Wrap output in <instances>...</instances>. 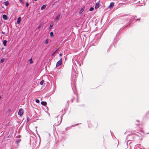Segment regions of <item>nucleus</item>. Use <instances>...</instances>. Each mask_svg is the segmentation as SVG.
Returning a JSON list of instances; mask_svg holds the SVG:
<instances>
[{
  "label": "nucleus",
  "instance_id": "nucleus-1",
  "mask_svg": "<svg viewBox=\"0 0 149 149\" xmlns=\"http://www.w3.org/2000/svg\"><path fill=\"white\" fill-rule=\"evenodd\" d=\"M24 113L23 110L22 109H20L19 111L18 114L20 116H22Z\"/></svg>",
  "mask_w": 149,
  "mask_h": 149
},
{
  "label": "nucleus",
  "instance_id": "nucleus-2",
  "mask_svg": "<svg viewBox=\"0 0 149 149\" xmlns=\"http://www.w3.org/2000/svg\"><path fill=\"white\" fill-rule=\"evenodd\" d=\"M62 58H61L57 62L56 64V67H57L61 65L62 63Z\"/></svg>",
  "mask_w": 149,
  "mask_h": 149
},
{
  "label": "nucleus",
  "instance_id": "nucleus-3",
  "mask_svg": "<svg viewBox=\"0 0 149 149\" xmlns=\"http://www.w3.org/2000/svg\"><path fill=\"white\" fill-rule=\"evenodd\" d=\"M114 3H113V2H111L110 3V5L108 7L110 8H113V7L114 6Z\"/></svg>",
  "mask_w": 149,
  "mask_h": 149
},
{
  "label": "nucleus",
  "instance_id": "nucleus-4",
  "mask_svg": "<svg viewBox=\"0 0 149 149\" xmlns=\"http://www.w3.org/2000/svg\"><path fill=\"white\" fill-rule=\"evenodd\" d=\"M100 7L99 3V2L96 3L95 6V9H97Z\"/></svg>",
  "mask_w": 149,
  "mask_h": 149
},
{
  "label": "nucleus",
  "instance_id": "nucleus-5",
  "mask_svg": "<svg viewBox=\"0 0 149 149\" xmlns=\"http://www.w3.org/2000/svg\"><path fill=\"white\" fill-rule=\"evenodd\" d=\"M2 17H3V19L5 20H7V19H8L7 15H3L2 16Z\"/></svg>",
  "mask_w": 149,
  "mask_h": 149
},
{
  "label": "nucleus",
  "instance_id": "nucleus-6",
  "mask_svg": "<svg viewBox=\"0 0 149 149\" xmlns=\"http://www.w3.org/2000/svg\"><path fill=\"white\" fill-rule=\"evenodd\" d=\"M21 21V18L20 17H19L17 19V23L19 24Z\"/></svg>",
  "mask_w": 149,
  "mask_h": 149
},
{
  "label": "nucleus",
  "instance_id": "nucleus-7",
  "mask_svg": "<svg viewBox=\"0 0 149 149\" xmlns=\"http://www.w3.org/2000/svg\"><path fill=\"white\" fill-rule=\"evenodd\" d=\"M41 104L44 106H45L47 104V103L46 102L42 101L41 102Z\"/></svg>",
  "mask_w": 149,
  "mask_h": 149
},
{
  "label": "nucleus",
  "instance_id": "nucleus-8",
  "mask_svg": "<svg viewBox=\"0 0 149 149\" xmlns=\"http://www.w3.org/2000/svg\"><path fill=\"white\" fill-rule=\"evenodd\" d=\"M60 14H58L57 16L56 17V18L55 19V20H57L60 17Z\"/></svg>",
  "mask_w": 149,
  "mask_h": 149
},
{
  "label": "nucleus",
  "instance_id": "nucleus-9",
  "mask_svg": "<svg viewBox=\"0 0 149 149\" xmlns=\"http://www.w3.org/2000/svg\"><path fill=\"white\" fill-rule=\"evenodd\" d=\"M6 43H7V41L6 40H4L3 41V43L4 46H6Z\"/></svg>",
  "mask_w": 149,
  "mask_h": 149
},
{
  "label": "nucleus",
  "instance_id": "nucleus-10",
  "mask_svg": "<svg viewBox=\"0 0 149 149\" xmlns=\"http://www.w3.org/2000/svg\"><path fill=\"white\" fill-rule=\"evenodd\" d=\"M5 5L6 6H8V5L9 3L8 1H5L4 2Z\"/></svg>",
  "mask_w": 149,
  "mask_h": 149
},
{
  "label": "nucleus",
  "instance_id": "nucleus-11",
  "mask_svg": "<svg viewBox=\"0 0 149 149\" xmlns=\"http://www.w3.org/2000/svg\"><path fill=\"white\" fill-rule=\"evenodd\" d=\"M84 11V9L83 8H81L80 10V11H79V13L80 14H81L82 13V12H83V11Z\"/></svg>",
  "mask_w": 149,
  "mask_h": 149
},
{
  "label": "nucleus",
  "instance_id": "nucleus-12",
  "mask_svg": "<svg viewBox=\"0 0 149 149\" xmlns=\"http://www.w3.org/2000/svg\"><path fill=\"white\" fill-rule=\"evenodd\" d=\"M49 39H47L46 40H45V43L46 45H47L48 42H49Z\"/></svg>",
  "mask_w": 149,
  "mask_h": 149
},
{
  "label": "nucleus",
  "instance_id": "nucleus-13",
  "mask_svg": "<svg viewBox=\"0 0 149 149\" xmlns=\"http://www.w3.org/2000/svg\"><path fill=\"white\" fill-rule=\"evenodd\" d=\"M4 59L2 58L1 59V60L0 61V63H3L4 62Z\"/></svg>",
  "mask_w": 149,
  "mask_h": 149
},
{
  "label": "nucleus",
  "instance_id": "nucleus-14",
  "mask_svg": "<svg viewBox=\"0 0 149 149\" xmlns=\"http://www.w3.org/2000/svg\"><path fill=\"white\" fill-rule=\"evenodd\" d=\"M45 7L46 6L45 5H43L42 6L41 9L42 10H43L45 8Z\"/></svg>",
  "mask_w": 149,
  "mask_h": 149
},
{
  "label": "nucleus",
  "instance_id": "nucleus-15",
  "mask_svg": "<svg viewBox=\"0 0 149 149\" xmlns=\"http://www.w3.org/2000/svg\"><path fill=\"white\" fill-rule=\"evenodd\" d=\"M50 34L51 36L53 37L54 36L53 33V32H50Z\"/></svg>",
  "mask_w": 149,
  "mask_h": 149
},
{
  "label": "nucleus",
  "instance_id": "nucleus-16",
  "mask_svg": "<svg viewBox=\"0 0 149 149\" xmlns=\"http://www.w3.org/2000/svg\"><path fill=\"white\" fill-rule=\"evenodd\" d=\"M43 82H44V80H42L40 82V84L41 85H42Z\"/></svg>",
  "mask_w": 149,
  "mask_h": 149
},
{
  "label": "nucleus",
  "instance_id": "nucleus-17",
  "mask_svg": "<svg viewBox=\"0 0 149 149\" xmlns=\"http://www.w3.org/2000/svg\"><path fill=\"white\" fill-rule=\"evenodd\" d=\"M93 9H94L92 7H91L90 8V9H89V11H92L93 10Z\"/></svg>",
  "mask_w": 149,
  "mask_h": 149
},
{
  "label": "nucleus",
  "instance_id": "nucleus-18",
  "mask_svg": "<svg viewBox=\"0 0 149 149\" xmlns=\"http://www.w3.org/2000/svg\"><path fill=\"white\" fill-rule=\"evenodd\" d=\"M36 102L37 103H39L40 102V101H39V100L38 99H36Z\"/></svg>",
  "mask_w": 149,
  "mask_h": 149
},
{
  "label": "nucleus",
  "instance_id": "nucleus-19",
  "mask_svg": "<svg viewBox=\"0 0 149 149\" xmlns=\"http://www.w3.org/2000/svg\"><path fill=\"white\" fill-rule=\"evenodd\" d=\"M30 64H32L33 63V61H32V59L31 58L30 60Z\"/></svg>",
  "mask_w": 149,
  "mask_h": 149
},
{
  "label": "nucleus",
  "instance_id": "nucleus-20",
  "mask_svg": "<svg viewBox=\"0 0 149 149\" xmlns=\"http://www.w3.org/2000/svg\"><path fill=\"white\" fill-rule=\"evenodd\" d=\"M29 4L27 2L26 3V6L27 7H28V6H29Z\"/></svg>",
  "mask_w": 149,
  "mask_h": 149
},
{
  "label": "nucleus",
  "instance_id": "nucleus-21",
  "mask_svg": "<svg viewBox=\"0 0 149 149\" xmlns=\"http://www.w3.org/2000/svg\"><path fill=\"white\" fill-rule=\"evenodd\" d=\"M41 25H40L38 27V29H39L40 28H41Z\"/></svg>",
  "mask_w": 149,
  "mask_h": 149
},
{
  "label": "nucleus",
  "instance_id": "nucleus-22",
  "mask_svg": "<svg viewBox=\"0 0 149 149\" xmlns=\"http://www.w3.org/2000/svg\"><path fill=\"white\" fill-rule=\"evenodd\" d=\"M53 26V25H52L51 24L50 26V28H52Z\"/></svg>",
  "mask_w": 149,
  "mask_h": 149
},
{
  "label": "nucleus",
  "instance_id": "nucleus-23",
  "mask_svg": "<svg viewBox=\"0 0 149 149\" xmlns=\"http://www.w3.org/2000/svg\"><path fill=\"white\" fill-rule=\"evenodd\" d=\"M56 53V52H54L52 54V56H53L54 55L55 53Z\"/></svg>",
  "mask_w": 149,
  "mask_h": 149
},
{
  "label": "nucleus",
  "instance_id": "nucleus-24",
  "mask_svg": "<svg viewBox=\"0 0 149 149\" xmlns=\"http://www.w3.org/2000/svg\"><path fill=\"white\" fill-rule=\"evenodd\" d=\"M61 121H60V122L59 121V122H58V124H57V125H58L59 124L61 123Z\"/></svg>",
  "mask_w": 149,
  "mask_h": 149
},
{
  "label": "nucleus",
  "instance_id": "nucleus-25",
  "mask_svg": "<svg viewBox=\"0 0 149 149\" xmlns=\"http://www.w3.org/2000/svg\"><path fill=\"white\" fill-rule=\"evenodd\" d=\"M59 56H62V54H59Z\"/></svg>",
  "mask_w": 149,
  "mask_h": 149
},
{
  "label": "nucleus",
  "instance_id": "nucleus-26",
  "mask_svg": "<svg viewBox=\"0 0 149 149\" xmlns=\"http://www.w3.org/2000/svg\"><path fill=\"white\" fill-rule=\"evenodd\" d=\"M2 33H3V34H5V32H3V31H2Z\"/></svg>",
  "mask_w": 149,
  "mask_h": 149
},
{
  "label": "nucleus",
  "instance_id": "nucleus-27",
  "mask_svg": "<svg viewBox=\"0 0 149 149\" xmlns=\"http://www.w3.org/2000/svg\"><path fill=\"white\" fill-rule=\"evenodd\" d=\"M10 109H9L8 110V112H10Z\"/></svg>",
  "mask_w": 149,
  "mask_h": 149
},
{
  "label": "nucleus",
  "instance_id": "nucleus-28",
  "mask_svg": "<svg viewBox=\"0 0 149 149\" xmlns=\"http://www.w3.org/2000/svg\"><path fill=\"white\" fill-rule=\"evenodd\" d=\"M58 51V49L56 50L55 52H56Z\"/></svg>",
  "mask_w": 149,
  "mask_h": 149
},
{
  "label": "nucleus",
  "instance_id": "nucleus-29",
  "mask_svg": "<svg viewBox=\"0 0 149 149\" xmlns=\"http://www.w3.org/2000/svg\"><path fill=\"white\" fill-rule=\"evenodd\" d=\"M35 1H37V0H34Z\"/></svg>",
  "mask_w": 149,
  "mask_h": 149
}]
</instances>
